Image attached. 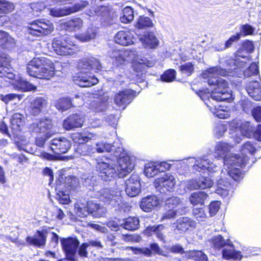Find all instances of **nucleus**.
I'll return each instance as SVG.
<instances>
[{
	"mask_svg": "<svg viewBox=\"0 0 261 261\" xmlns=\"http://www.w3.org/2000/svg\"><path fill=\"white\" fill-rule=\"evenodd\" d=\"M233 148V146L228 143L219 141L216 143L214 148L215 157L223 159L224 168L222 170L220 177L218 180L216 192L218 194L225 197L234 188L230 178L234 181H239L244 177V173L240 168L247 160L246 156H241L239 154H226Z\"/></svg>",
	"mask_w": 261,
	"mask_h": 261,
	"instance_id": "obj_1",
	"label": "nucleus"
},
{
	"mask_svg": "<svg viewBox=\"0 0 261 261\" xmlns=\"http://www.w3.org/2000/svg\"><path fill=\"white\" fill-rule=\"evenodd\" d=\"M107 162H98L95 165L96 170L99 172L103 180H111L118 176L124 177L134 169L129 156L126 155L123 149L118 146L111 158L107 159Z\"/></svg>",
	"mask_w": 261,
	"mask_h": 261,
	"instance_id": "obj_2",
	"label": "nucleus"
},
{
	"mask_svg": "<svg viewBox=\"0 0 261 261\" xmlns=\"http://www.w3.org/2000/svg\"><path fill=\"white\" fill-rule=\"evenodd\" d=\"M228 72L220 67H213L204 71L201 75L203 79H207V83L210 86L216 87L210 93L200 91L199 95L201 99L205 101L207 99L211 103L210 98L215 101H228L232 98V94L228 87L227 82L224 79L218 77V75L226 76Z\"/></svg>",
	"mask_w": 261,
	"mask_h": 261,
	"instance_id": "obj_3",
	"label": "nucleus"
},
{
	"mask_svg": "<svg viewBox=\"0 0 261 261\" xmlns=\"http://www.w3.org/2000/svg\"><path fill=\"white\" fill-rule=\"evenodd\" d=\"M78 67L82 71L77 76L74 77L73 81L76 84L81 87H89L98 83L97 78L88 75V71L85 70H101L102 66L98 60L93 57L83 59L79 63Z\"/></svg>",
	"mask_w": 261,
	"mask_h": 261,
	"instance_id": "obj_4",
	"label": "nucleus"
},
{
	"mask_svg": "<svg viewBox=\"0 0 261 261\" xmlns=\"http://www.w3.org/2000/svg\"><path fill=\"white\" fill-rule=\"evenodd\" d=\"M27 72L30 76L40 79L49 80L55 74V66L48 59L35 58L28 63Z\"/></svg>",
	"mask_w": 261,
	"mask_h": 261,
	"instance_id": "obj_5",
	"label": "nucleus"
},
{
	"mask_svg": "<svg viewBox=\"0 0 261 261\" xmlns=\"http://www.w3.org/2000/svg\"><path fill=\"white\" fill-rule=\"evenodd\" d=\"M29 131L32 134L37 135L35 143L39 147H43L46 140L57 132L51 120L46 118L36 120L30 124Z\"/></svg>",
	"mask_w": 261,
	"mask_h": 261,
	"instance_id": "obj_6",
	"label": "nucleus"
},
{
	"mask_svg": "<svg viewBox=\"0 0 261 261\" xmlns=\"http://www.w3.org/2000/svg\"><path fill=\"white\" fill-rule=\"evenodd\" d=\"M52 46L56 53L61 56L73 55L78 50L77 46L67 36H59L54 38Z\"/></svg>",
	"mask_w": 261,
	"mask_h": 261,
	"instance_id": "obj_7",
	"label": "nucleus"
},
{
	"mask_svg": "<svg viewBox=\"0 0 261 261\" xmlns=\"http://www.w3.org/2000/svg\"><path fill=\"white\" fill-rule=\"evenodd\" d=\"M75 137L78 139V143L81 145L77 148V152L81 155L91 156L95 152V147L85 144L91 140H96L98 136L88 130H85L82 133L77 134Z\"/></svg>",
	"mask_w": 261,
	"mask_h": 261,
	"instance_id": "obj_8",
	"label": "nucleus"
},
{
	"mask_svg": "<svg viewBox=\"0 0 261 261\" xmlns=\"http://www.w3.org/2000/svg\"><path fill=\"white\" fill-rule=\"evenodd\" d=\"M53 30L54 26L50 21L38 19L30 23L28 33L33 36H40L50 34Z\"/></svg>",
	"mask_w": 261,
	"mask_h": 261,
	"instance_id": "obj_9",
	"label": "nucleus"
},
{
	"mask_svg": "<svg viewBox=\"0 0 261 261\" xmlns=\"http://www.w3.org/2000/svg\"><path fill=\"white\" fill-rule=\"evenodd\" d=\"M61 243L66 258L72 261L77 260L79 241L75 238L69 237L61 239Z\"/></svg>",
	"mask_w": 261,
	"mask_h": 261,
	"instance_id": "obj_10",
	"label": "nucleus"
},
{
	"mask_svg": "<svg viewBox=\"0 0 261 261\" xmlns=\"http://www.w3.org/2000/svg\"><path fill=\"white\" fill-rule=\"evenodd\" d=\"M188 160L190 164H193L192 166L195 171L204 172L207 170L210 172H214L217 168V166L211 162L207 155H203L197 159L189 158Z\"/></svg>",
	"mask_w": 261,
	"mask_h": 261,
	"instance_id": "obj_11",
	"label": "nucleus"
},
{
	"mask_svg": "<svg viewBox=\"0 0 261 261\" xmlns=\"http://www.w3.org/2000/svg\"><path fill=\"white\" fill-rule=\"evenodd\" d=\"M135 96V91L125 89L116 93L113 97V102L117 109L124 110Z\"/></svg>",
	"mask_w": 261,
	"mask_h": 261,
	"instance_id": "obj_12",
	"label": "nucleus"
},
{
	"mask_svg": "<svg viewBox=\"0 0 261 261\" xmlns=\"http://www.w3.org/2000/svg\"><path fill=\"white\" fill-rule=\"evenodd\" d=\"M122 190L118 188L112 191L108 189H103L100 192L101 198L105 202L113 206L119 205L122 200Z\"/></svg>",
	"mask_w": 261,
	"mask_h": 261,
	"instance_id": "obj_13",
	"label": "nucleus"
},
{
	"mask_svg": "<svg viewBox=\"0 0 261 261\" xmlns=\"http://www.w3.org/2000/svg\"><path fill=\"white\" fill-rule=\"evenodd\" d=\"M89 4L87 1H81L76 3L72 7H64L63 8L55 7L50 9V14L54 17H62L71 14L81 10Z\"/></svg>",
	"mask_w": 261,
	"mask_h": 261,
	"instance_id": "obj_14",
	"label": "nucleus"
},
{
	"mask_svg": "<svg viewBox=\"0 0 261 261\" xmlns=\"http://www.w3.org/2000/svg\"><path fill=\"white\" fill-rule=\"evenodd\" d=\"M175 184V178L171 174H165L163 177L156 179L154 186L161 193L171 191Z\"/></svg>",
	"mask_w": 261,
	"mask_h": 261,
	"instance_id": "obj_15",
	"label": "nucleus"
},
{
	"mask_svg": "<svg viewBox=\"0 0 261 261\" xmlns=\"http://www.w3.org/2000/svg\"><path fill=\"white\" fill-rule=\"evenodd\" d=\"M83 103V97L76 95L72 99L69 98H61L57 100L55 103L56 108L61 112L65 111L72 106L76 107Z\"/></svg>",
	"mask_w": 261,
	"mask_h": 261,
	"instance_id": "obj_16",
	"label": "nucleus"
},
{
	"mask_svg": "<svg viewBox=\"0 0 261 261\" xmlns=\"http://www.w3.org/2000/svg\"><path fill=\"white\" fill-rule=\"evenodd\" d=\"M125 192L130 197H135L141 191L140 178L138 174H133L125 181Z\"/></svg>",
	"mask_w": 261,
	"mask_h": 261,
	"instance_id": "obj_17",
	"label": "nucleus"
},
{
	"mask_svg": "<svg viewBox=\"0 0 261 261\" xmlns=\"http://www.w3.org/2000/svg\"><path fill=\"white\" fill-rule=\"evenodd\" d=\"M71 144L65 138H55L51 140L49 148L56 154H60L67 152Z\"/></svg>",
	"mask_w": 261,
	"mask_h": 261,
	"instance_id": "obj_18",
	"label": "nucleus"
},
{
	"mask_svg": "<svg viewBox=\"0 0 261 261\" xmlns=\"http://www.w3.org/2000/svg\"><path fill=\"white\" fill-rule=\"evenodd\" d=\"M115 41L121 45L127 46L134 43V33L129 30L119 31L115 35Z\"/></svg>",
	"mask_w": 261,
	"mask_h": 261,
	"instance_id": "obj_19",
	"label": "nucleus"
},
{
	"mask_svg": "<svg viewBox=\"0 0 261 261\" xmlns=\"http://www.w3.org/2000/svg\"><path fill=\"white\" fill-rule=\"evenodd\" d=\"M222 255L223 258L227 260L232 259L241 260L243 257L241 252L235 250L234 246L230 241L223 248Z\"/></svg>",
	"mask_w": 261,
	"mask_h": 261,
	"instance_id": "obj_20",
	"label": "nucleus"
},
{
	"mask_svg": "<svg viewBox=\"0 0 261 261\" xmlns=\"http://www.w3.org/2000/svg\"><path fill=\"white\" fill-rule=\"evenodd\" d=\"M84 117L80 114H74L70 115L63 123V127L67 130H71L74 128L82 126Z\"/></svg>",
	"mask_w": 261,
	"mask_h": 261,
	"instance_id": "obj_21",
	"label": "nucleus"
},
{
	"mask_svg": "<svg viewBox=\"0 0 261 261\" xmlns=\"http://www.w3.org/2000/svg\"><path fill=\"white\" fill-rule=\"evenodd\" d=\"M131 52L125 49H115L110 54V57L115 62L116 65L123 64L125 61H129Z\"/></svg>",
	"mask_w": 261,
	"mask_h": 261,
	"instance_id": "obj_22",
	"label": "nucleus"
},
{
	"mask_svg": "<svg viewBox=\"0 0 261 261\" xmlns=\"http://www.w3.org/2000/svg\"><path fill=\"white\" fill-rule=\"evenodd\" d=\"M160 204V199L156 196L152 195L143 198L140 206L143 211L149 212Z\"/></svg>",
	"mask_w": 261,
	"mask_h": 261,
	"instance_id": "obj_23",
	"label": "nucleus"
},
{
	"mask_svg": "<svg viewBox=\"0 0 261 261\" xmlns=\"http://www.w3.org/2000/svg\"><path fill=\"white\" fill-rule=\"evenodd\" d=\"M139 39L145 48H155L159 45V41L152 32H145Z\"/></svg>",
	"mask_w": 261,
	"mask_h": 261,
	"instance_id": "obj_24",
	"label": "nucleus"
},
{
	"mask_svg": "<svg viewBox=\"0 0 261 261\" xmlns=\"http://www.w3.org/2000/svg\"><path fill=\"white\" fill-rule=\"evenodd\" d=\"M47 238V232L38 230L33 237H28L26 241L29 245L38 247L44 246Z\"/></svg>",
	"mask_w": 261,
	"mask_h": 261,
	"instance_id": "obj_25",
	"label": "nucleus"
},
{
	"mask_svg": "<svg viewBox=\"0 0 261 261\" xmlns=\"http://www.w3.org/2000/svg\"><path fill=\"white\" fill-rule=\"evenodd\" d=\"M14 4L6 0H0V27L7 21V17L5 14L11 12L14 9Z\"/></svg>",
	"mask_w": 261,
	"mask_h": 261,
	"instance_id": "obj_26",
	"label": "nucleus"
},
{
	"mask_svg": "<svg viewBox=\"0 0 261 261\" xmlns=\"http://www.w3.org/2000/svg\"><path fill=\"white\" fill-rule=\"evenodd\" d=\"M246 90L249 95L254 100H261V85L257 81L250 82L246 87Z\"/></svg>",
	"mask_w": 261,
	"mask_h": 261,
	"instance_id": "obj_27",
	"label": "nucleus"
},
{
	"mask_svg": "<svg viewBox=\"0 0 261 261\" xmlns=\"http://www.w3.org/2000/svg\"><path fill=\"white\" fill-rule=\"evenodd\" d=\"M108 97H94L89 103V108L95 112L105 111L108 106Z\"/></svg>",
	"mask_w": 261,
	"mask_h": 261,
	"instance_id": "obj_28",
	"label": "nucleus"
},
{
	"mask_svg": "<svg viewBox=\"0 0 261 261\" xmlns=\"http://www.w3.org/2000/svg\"><path fill=\"white\" fill-rule=\"evenodd\" d=\"M46 101L42 97H36L31 102L30 112L34 116L38 115L42 110L46 107Z\"/></svg>",
	"mask_w": 261,
	"mask_h": 261,
	"instance_id": "obj_29",
	"label": "nucleus"
},
{
	"mask_svg": "<svg viewBox=\"0 0 261 261\" xmlns=\"http://www.w3.org/2000/svg\"><path fill=\"white\" fill-rule=\"evenodd\" d=\"M196 222L188 217H181L177 220L176 227L182 232L187 231L190 228H195Z\"/></svg>",
	"mask_w": 261,
	"mask_h": 261,
	"instance_id": "obj_30",
	"label": "nucleus"
},
{
	"mask_svg": "<svg viewBox=\"0 0 261 261\" xmlns=\"http://www.w3.org/2000/svg\"><path fill=\"white\" fill-rule=\"evenodd\" d=\"M63 28L69 32L80 30L83 27V21L79 17H74L63 23Z\"/></svg>",
	"mask_w": 261,
	"mask_h": 261,
	"instance_id": "obj_31",
	"label": "nucleus"
},
{
	"mask_svg": "<svg viewBox=\"0 0 261 261\" xmlns=\"http://www.w3.org/2000/svg\"><path fill=\"white\" fill-rule=\"evenodd\" d=\"M89 214H91L95 218H99L105 214L106 209L99 204L93 201L87 202Z\"/></svg>",
	"mask_w": 261,
	"mask_h": 261,
	"instance_id": "obj_32",
	"label": "nucleus"
},
{
	"mask_svg": "<svg viewBox=\"0 0 261 261\" xmlns=\"http://www.w3.org/2000/svg\"><path fill=\"white\" fill-rule=\"evenodd\" d=\"M122 227L125 229L134 231L140 226V220L137 217H129L122 220Z\"/></svg>",
	"mask_w": 261,
	"mask_h": 261,
	"instance_id": "obj_33",
	"label": "nucleus"
},
{
	"mask_svg": "<svg viewBox=\"0 0 261 261\" xmlns=\"http://www.w3.org/2000/svg\"><path fill=\"white\" fill-rule=\"evenodd\" d=\"M96 30L95 27L92 25L89 27L85 33L77 35L76 38L82 42L89 41L95 38Z\"/></svg>",
	"mask_w": 261,
	"mask_h": 261,
	"instance_id": "obj_34",
	"label": "nucleus"
},
{
	"mask_svg": "<svg viewBox=\"0 0 261 261\" xmlns=\"http://www.w3.org/2000/svg\"><path fill=\"white\" fill-rule=\"evenodd\" d=\"M237 56L238 57H241L242 59H244V61H240V59L237 58L234 60H230V63L233 64L232 65L230 66V68H228L227 70H230L231 71H233L237 69V68H242L245 66V64L246 63V60H250V57L249 56H246L242 55V52L240 51H238L237 53Z\"/></svg>",
	"mask_w": 261,
	"mask_h": 261,
	"instance_id": "obj_35",
	"label": "nucleus"
},
{
	"mask_svg": "<svg viewBox=\"0 0 261 261\" xmlns=\"http://www.w3.org/2000/svg\"><path fill=\"white\" fill-rule=\"evenodd\" d=\"M115 145H111L110 144H106L103 142H98L96 144L95 151L98 153H102L105 151L110 152L113 151L114 152L115 150L117 148L118 146H120V144L118 142H115L114 143Z\"/></svg>",
	"mask_w": 261,
	"mask_h": 261,
	"instance_id": "obj_36",
	"label": "nucleus"
},
{
	"mask_svg": "<svg viewBox=\"0 0 261 261\" xmlns=\"http://www.w3.org/2000/svg\"><path fill=\"white\" fill-rule=\"evenodd\" d=\"M0 45L5 48H10L15 45L14 39L7 33L0 32Z\"/></svg>",
	"mask_w": 261,
	"mask_h": 261,
	"instance_id": "obj_37",
	"label": "nucleus"
},
{
	"mask_svg": "<svg viewBox=\"0 0 261 261\" xmlns=\"http://www.w3.org/2000/svg\"><path fill=\"white\" fill-rule=\"evenodd\" d=\"M229 241V239L225 240L222 236L218 235L213 237L210 240V242L215 249L220 250L223 248Z\"/></svg>",
	"mask_w": 261,
	"mask_h": 261,
	"instance_id": "obj_38",
	"label": "nucleus"
},
{
	"mask_svg": "<svg viewBox=\"0 0 261 261\" xmlns=\"http://www.w3.org/2000/svg\"><path fill=\"white\" fill-rule=\"evenodd\" d=\"M205 105L210 108L212 112L217 117L221 119H226L228 117L229 114L222 109H220V106H214L213 103L212 106L208 101H205Z\"/></svg>",
	"mask_w": 261,
	"mask_h": 261,
	"instance_id": "obj_39",
	"label": "nucleus"
},
{
	"mask_svg": "<svg viewBox=\"0 0 261 261\" xmlns=\"http://www.w3.org/2000/svg\"><path fill=\"white\" fill-rule=\"evenodd\" d=\"M153 25V23L150 18L144 16H140L136 25V28L138 29L136 31V34L139 35L140 29L152 27Z\"/></svg>",
	"mask_w": 261,
	"mask_h": 261,
	"instance_id": "obj_40",
	"label": "nucleus"
},
{
	"mask_svg": "<svg viewBox=\"0 0 261 261\" xmlns=\"http://www.w3.org/2000/svg\"><path fill=\"white\" fill-rule=\"evenodd\" d=\"M75 209L79 217H85L89 214L87 201L82 202L81 201H79L77 202L75 204Z\"/></svg>",
	"mask_w": 261,
	"mask_h": 261,
	"instance_id": "obj_41",
	"label": "nucleus"
},
{
	"mask_svg": "<svg viewBox=\"0 0 261 261\" xmlns=\"http://www.w3.org/2000/svg\"><path fill=\"white\" fill-rule=\"evenodd\" d=\"M207 195L203 191L196 192L193 193L190 197V201L193 205L202 204L206 198Z\"/></svg>",
	"mask_w": 261,
	"mask_h": 261,
	"instance_id": "obj_42",
	"label": "nucleus"
},
{
	"mask_svg": "<svg viewBox=\"0 0 261 261\" xmlns=\"http://www.w3.org/2000/svg\"><path fill=\"white\" fill-rule=\"evenodd\" d=\"M255 150V148L253 146V144H252L250 142H247L245 144H243L242 149L241 152L239 153L241 156H246L247 158V160L246 163L243 165L241 167L244 166L247 162L248 161V159L247 157V154H252ZM239 167H238L239 168Z\"/></svg>",
	"mask_w": 261,
	"mask_h": 261,
	"instance_id": "obj_43",
	"label": "nucleus"
},
{
	"mask_svg": "<svg viewBox=\"0 0 261 261\" xmlns=\"http://www.w3.org/2000/svg\"><path fill=\"white\" fill-rule=\"evenodd\" d=\"M134 18V11L130 7H125L120 17V20L122 23H127L131 22Z\"/></svg>",
	"mask_w": 261,
	"mask_h": 261,
	"instance_id": "obj_44",
	"label": "nucleus"
},
{
	"mask_svg": "<svg viewBox=\"0 0 261 261\" xmlns=\"http://www.w3.org/2000/svg\"><path fill=\"white\" fill-rule=\"evenodd\" d=\"M165 208L169 210H179L181 206V200L177 197H172L166 200Z\"/></svg>",
	"mask_w": 261,
	"mask_h": 261,
	"instance_id": "obj_45",
	"label": "nucleus"
},
{
	"mask_svg": "<svg viewBox=\"0 0 261 261\" xmlns=\"http://www.w3.org/2000/svg\"><path fill=\"white\" fill-rule=\"evenodd\" d=\"M24 122V116L18 113L14 114L11 119V123L14 129H18L23 125Z\"/></svg>",
	"mask_w": 261,
	"mask_h": 261,
	"instance_id": "obj_46",
	"label": "nucleus"
},
{
	"mask_svg": "<svg viewBox=\"0 0 261 261\" xmlns=\"http://www.w3.org/2000/svg\"><path fill=\"white\" fill-rule=\"evenodd\" d=\"M240 131L243 136L249 137L254 132V129L249 122L244 121L240 126Z\"/></svg>",
	"mask_w": 261,
	"mask_h": 261,
	"instance_id": "obj_47",
	"label": "nucleus"
},
{
	"mask_svg": "<svg viewBox=\"0 0 261 261\" xmlns=\"http://www.w3.org/2000/svg\"><path fill=\"white\" fill-rule=\"evenodd\" d=\"M164 228L165 227L163 225H158L157 226L148 227L146 230L155 234L161 241H164V235L162 232ZM151 234H152V233H151Z\"/></svg>",
	"mask_w": 261,
	"mask_h": 261,
	"instance_id": "obj_48",
	"label": "nucleus"
},
{
	"mask_svg": "<svg viewBox=\"0 0 261 261\" xmlns=\"http://www.w3.org/2000/svg\"><path fill=\"white\" fill-rule=\"evenodd\" d=\"M144 173L148 177H152L156 175L159 172L155 163L147 164L145 166Z\"/></svg>",
	"mask_w": 261,
	"mask_h": 261,
	"instance_id": "obj_49",
	"label": "nucleus"
},
{
	"mask_svg": "<svg viewBox=\"0 0 261 261\" xmlns=\"http://www.w3.org/2000/svg\"><path fill=\"white\" fill-rule=\"evenodd\" d=\"M188 256L195 261H207V256L201 251H190Z\"/></svg>",
	"mask_w": 261,
	"mask_h": 261,
	"instance_id": "obj_50",
	"label": "nucleus"
},
{
	"mask_svg": "<svg viewBox=\"0 0 261 261\" xmlns=\"http://www.w3.org/2000/svg\"><path fill=\"white\" fill-rule=\"evenodd\" d=\"M255 30L254 27L249 24H245L241 25L240 32L237 34L240 35V37L241 38V36L253 35Z\"/></svg>",
	"mask_w": 261,
	"mask_h": 261,
	"instance_id": "obj_51",
	"label": "nucleus"
},
{
	"mask_svg": "<svg viewBox=\"0 0 261 261\" xmlns=\"http://www.w3.org/2000/svg\"><path fill=\"white\" fill-rule=\"evenodd\" d=\"M9 60L8 58H5V60L3 61L4 65L3 66H0V77H7L9 79H13L14 78V75L10 72H8L5 67L8 65Z\"/></svg>",
	"mask_w": 261,
	"mask_h": 261,
	"instance_id": "obj_52",
	"label": "nucleus"
},
{
	"mask_svg": "<svg viewBox=\"0 0 261 261\" xmlns=\"http://www.w3.org/2000/svg\"><path fill=\"white\" fill-rule=\"evenodd\" d=\"M56 198L60 203L63 204H68L70 201L69 193L67 191H59Z\"/></svg>",
	"mask_w": 261,
	"mask_h": 261,
	"instance_id": "obj_53",
	"label": "nucleus"
},
{
	"mask_svg": "<svg viewBox=\"0 0 261 261\" xmlns=\"http://www.w3.org/2000/svg\"><path fill=\"white\" fill-rule=\"evenodd\" d=\"M176 71L174 69H168L161 76L162 81L165 82H171L175 79Z\"/></svg>",
	"mask_w": 261,
	"mask_h": 261,
	"instance_id": "obj_54",
	"label": "nucleus"
},
{
	"mask_svg": "<svg viewBox=\"0 0 261 261\" xmlns=\"http://www.w3.org/2000/svg\"><path fill=\"white\" fill-rule=\"evenodd\" d=\"M122 221L120 219L115 218L109 220L106 223L107 226L112 230L117 231L120 226L122 227Z\"/></svg>",
	"mask_w": 261,
	"mask_h": 261,
	"instance_id": "obj_55",
	"label": "nucleus"
},
{
	"mask_svg": "<svg viewBox=\"0 0 261 261\" xmlns=\"http://www.w3.org/2000/svg\"><path fill=\"white\" fill-rule=\"evenodd\" d=\"M227 129L226 124L218 123L214 128V135L216 138L219 139L222 137Z\"/></svg>",
	"mask_w": 261,
	"mask_h": 261,
	"instance_id": "obj_56",
	"label": "nucleus"
},
{
	"mask_svg": "<svg viewBox=\"0 0 261 261\" xmlns=\"http://www.w3.org/2000/svg\"><path fill=\"white\" fill-rule=\"evenodd\" d=\"M213 184V181L209 177H201L198 179V184L199 189H203L211 188Z\"/></svg>",
	"mask_w": 261,
	"mask_h": 261,
	"instance_id": "obj_57",
	"label": "nucleus"
},
{
	"mask_svg": "<svg viewBox=\"0 0 261 261\" xmlns=\"http://www.w3.org/2000/svg\"><path fill=\"white\" fill-rule=\"evenodd\" d=\"M258 73V66L255 63H252L250 66L244 71V74L245 77H248L254 75Z\"/></svg>",
	"mask_w": 261,
	"mask_h": 261,
	"instance_id": "obj_58",
	"label": "nucleus"
},
{
	"mask_svg": "<svg viewBox=\"0 0 261 261\" xmlns=\"http://www.w3.org/2000/svg\"><path fill=\"white\" fill-rule=\"evenodd\" d=\"M240 39V35L237 33L231 36L226 42L223 47L221 49H217V50H222L231 46L235 42L238 41Z\"/></svg>",
	"mask_w": 261,
	"mask_h": 261,
	"instance_id": "obj_59",
	"label": "nucleus"
},
{
	"mask_svg": "<svg viewBox=\"0 0 261 261\" xmlns=\"http://www.w3.org/2000/svg\"><path fill=\"white\" fill-rule=\"evenodd\" d=\"M180 70L182 73L187 75H190L194 71V65L191 62H188L180 66Z\"/></svg>",
	"mask_w": 261,
	"mask_h": 261,
	"instance_id": "obj_60",
	"label": "nucleus"
},
{
	"mask_svg": "<svg viewBox=\"0 0 261 261\" xmlns=\"http://www.w3.org/2000/svg\"><path fill=\"white\" fill-rule=\"evenodd\" d=\"M167 212L163 215L162 220H168L174 218L176 217L177 214H180L181 213L178 210H169V208H165Z\"/></svg>",
	"mask_w": 261,
	"mask_h": 261,
	"instance_id": "obj_61",
	"label": "nucleus"
},
{
	"mask_svg": "<svg viewBox=\"0 0 261 261\" xmlns=\"http://www.w3.org/2000/svg\"><path fill=\"white\" fill-rule=\"evenodd\" d=\"M220 202L218 201L212 202L210 204L208 210L211 216H213L217 214L220 208Z\"/></svg>",
	"mask_w": 261,
	"mask_h": 261,
	"instance_id": "obj_62",
	"label": "nucleus"
},
{
	"mask_svg": "<svg viewBox=\"0 0 261 261\" xmlns=\"http://www.w3.org/2000/svg\"><path fill=\"white\" fill-rule=\"evenodd\" d=\"M193 214L198 221H202L206 217V214L202 208H194Z\"/></svg>",
	"mask_w": 261,
	"mask_h": 261,
	"instance_id": "obj_63",
	"label": "nucleus"
},
{
	"mask_svg": "<svg viewBox=\"0 0 261 261\" xmlns=\"http://www.w3.org/2000/svg\"><path fill=\"white\" fill-rule=\"evenodd\" d=\"M241 107L244 112L247 114L252 113V102L247 99L242 100Z\"/></svg>",
	"mask_w": 261,
	"mask_h": 261,
	"instance_id": "obj_64",
	"label": "nucleus"
}]
</instances>
